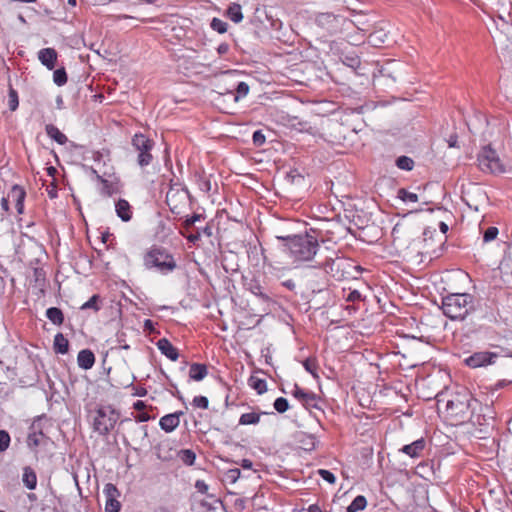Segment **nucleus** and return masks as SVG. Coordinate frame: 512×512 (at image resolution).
Masks as SVG:
<instances>
[{"instance_id":"f257e3e1","label":"nucleus","mask_w":512,"mask_h":512,"mask_svg":"<svg viewBox=\"0 0 512 512\" xmlns=\"http://www.w3.org/2000/svg\"><path fill=\"white\" fill-rule=\"evenodd\" d=\"M276 238L283 241L285 251L289 252L294 261H310L316 255L319 242H325L321 228H310L304 234L277 235Z\"/></svg>"},{"instance_id":"f03ea898","label":"nucleus","mask_w":512,"mask_h":512,"mask_svg":"<svg viewBox=\"0 0 512 512\" xmlns=\"http://www.w3.org/2000/svg\"><path fill=\"white\" fill-rule=\"evenodd\" d=\"M436 399L438 410L440 411L443 406L446 419L455 426L464 424L472 418L473 404L477 403V400L466 390L452 393L447 399L441 392L436 395Z\"/></svg>"},{"instance_id":"7ed1b4c3","label":"nucleus","mask_w":512,"mask_h":512,"mask_svg":"<svg viewBox=\"0 0 512 512\" xmlns=\"http://www.w3.org/2000/svg\"><path fill=\"white\" fill-rule=\"evenodd\" d=\"M478 304L470 293H449L442 297L440 308L452 321H464L477 310Z\"/></svg>"},{"instance_id":"20e7f679","label":"nucleus","mask_w":512,"mask_h":512,"mask_svg":"<svg viewBox=\"0 0 512 512\" xmlns=\"http://www.w3.org/2000/svg\"><path fill=\"white\" fill-rule=\"evenodd\" d=\"M143 265L147 270L169 274L177 268L173 255L164 247L153 245L143 256Z\"/></svg>"},{"instance_id":"39448f33","label":"nucleus","mask_w":512,"mask_h":512,"mask_svg":"<svg viewBox=\"0 0 512 512\" xmlns=\"http://www.w3.org/2000/svg\"><path fill=\"white\" fill-rule=\"evenodd\" d=\"M319 267L337 281L355 278V272L358 273L361 269L360 266L355 265L353 261L345 257H327Z\"/></svg>"},{"instance_id":"423d86ee","label":"nucleus","mask_w":512,"mask_h":512,"mask_svg":"<svg viewBox=\"0 0 512 512\" xmlns=\"http://www.w3.org/2000/svg\"><path fill=\"white\" fill-rule=\"evenodd\" d=\"M131 144L133 148L138 152L137 163L140 167H146L153 161V155L151 153L155 146L154 140L150 139L142 133H136L132 137Z\"/></svg>"},{"instance_id":"0eeeda50","label":"nucleus","mask_w":512,"mask_h":512,"mask_svg":"<svg viewBox=\"0 0 512 512\" xmlns=\"http://www.w3.org/2000/svg\"><path fill=\"white\" fill-rule=\"evenodd\" d=\"M119 418V413L110 406L100 407L96 411L93 428L100 435L105 436L114 428Z\"/></svg>"},{"instance_id":"6e6552de","label":"nucleus","mask_w":512,"mask_h":512,"mask_svg":"<svg viewBox=\"0 0 512 512\" xmlns=\"http://www.w3.org/2000/svg\"><path fill=\"white\" fill-rule=\"evenodd\" d=\"M478 166L483 172H489L492 174L504 172V168L496 151L490 146L484 147L478 155Z\"/></svg>"},{"instance_id":"1a4fd4ad","label":"nucleus","mask_w":512,"mask_h":512,"mask_svg":"<svg viewBox=\"0 0 512 512\" xmlns=\"http://www.w3.org/2000/svg\"><path fill=\"white\" fill-rule=\"evenodd\" d=\"M190 198L191 195L187 188L170 187L166 193V203L170 211L175 215L181 214L182 208Z\"/></svg>"},{"instance_id":"9d476101","label":"nucleus","mask_w":512,"mask_h":512,"mask_svg":"<svg viewBox=\"0 0 512 512\" xmlns=\"http://www.w3.org/2000/svg\"><path fill=\"white\" fill-rule=\"evenodd\" d=\"M314 22L321 29L333 34L340 29L341 17L330 12H323L315 15Z\"/></svg>"},{"instance_id":"9b49d317","label":"nucleus","mask_w":512,"mask_h":512,"mask_svg":"<svg viewBox=\"0 0 512 512\" xmlns=\"http://www.w3.org/2000/svg\"><path fill=\"white\" fill-rule=\"evenodd\" d=\"M105 500V512H120L121 503L118 498L121 493L112 483H107L103 489Z\"/></svg>"},{"instance_id":"f8f14e48","label":"nucleus","mask_w":512,"mask_h":512,"mask_svg":"<svg viewBox=\"0 0 512 512\" xmlns=\"http://www.w3.org/2000/svg\"><path fill=\"white\" fill-rule=\"evenodd\" d=\"M498 355L493 352H475L464 360V363L471 368H479L495 363Z\"/></svg>"},{"instance_id":"ddd939ff","label":"nucleus","mask_w":512,"mask_h":512,"mask_svg":"<svg viewBox=\"0 0 512 512\" xmlns=\"http://www.w3.org/2000/svg\"><path fill=\"white\" fill-rule=\"evenodd\" d=\"M292 395L299 401L301 404L306 408H319L318 407V400L319 397L311 392L307 391L301 387H299L297 384L294 385V389L292 391Z\"/></svg>"},{"instance_id":"4468645a","label":"nucleus","mask_w":512,"mask_h":512,"mask_svg":"<svg viewBox=\"0 0 512 512\" xmlns=\"http://www.w3.org/2000/svg\"><path fill=\"white\" fill-rule=\"evenodd\" d=\"M425 448L426 440L424 438H419L410 444L404 445L399 451L411 458H419L422 456Z\"/></svg>"},{"instance_id":"2eb2a0df","label":"nucleus","mask_w":512,"mask_h":512,"mask_svg":"<svg viewBox=\"0 0 512 512\" xmlns=\"http://www.w3.org/2000/svg\"><path fill=\"white\" fill-rule=\"evenodd\" d=\"M183 414V411H176L161 417L159 421L161 429L167 433L174 431L180 423V416Z\"/></svg>"},{"instance_id":"dca6fc26","label":"nucleus","mask_w":512,"mask_h":512,"mask_svg":"<svg viewBox=\"0 0 512 512\" xmlns=\"http://www.w3.org/2000/svg\"><path fill=\"white\" fill-rule=\"evenodd\" d=\"M248 290L257 298H259L263 303H273L271 294L266 291V289L260 284L258 280L252 279L248 283Z\"/></svg>"},{"instance_id":"f3484780","label":"nucleus","mask_w":512,"mask_h":512,"mask_svg":"<svg viewBox=\"0 0 512 512\" xmlns=\"http://www.w3.org/2000/svg\"><path fill=\"white\" fill-rule=\"evenodd\" d=\"M155 455L162 461H170L174 458L176 450H173L169 440H163L154 447Z\"/></svg>"},{"instance_id":"a211bd4d","label":"nucleus","mask_w":512,"mask_h":512,"mask_svg":"<svg viewBox=\"0 0 512 512\" xmlns=\"http://www.w3.org/2000/svg\"><path fill=\"white\" fill-rule=\"evenodd\" d=\"M38 59L47 69L52 70L56 66L57 52L54 48H43L38 52Z\"/></svg>"},{"instance_id":"6ab92c4d","label":"nucleus","mask_w":512,"mask_h":512,"mask_svg":"<svg viewBox=\"0 0 512 512\" xmlns=\"http://www.w3.org/2000/svg\"><path fill=\"white\" fill-rule=\"evenodd\" d=\"M156 346L171 361H176L179 358L178 349L167 338L159 339L156 342Z\"/></svg>"},{"instance_id":"aec40b11","label":"nucleus","mask_w":512,"mask_h":512,"mask_svg":"<svg viewBox=\"0 0 512 512\" xmlns=\"http://www.w3.org/2000/svg\"><path fill=\"white\" fill-rule=\"evenodd\" d=\"M26 197L25 190L19 185H14L8 194V198L15 201V207L18 214H22L24 211V200Z\"/></svg>"},{"instance_id":"412c9836","label":"nucleus","mask_w":512,"mask_h":512,"mask_svg":"<svg viewBox=\"0 0 512 512\" xmlns=\"http://www.w3.org/2000/svg\"><path fill=\"white\" fill-rule=\"evenodd\" d=\"M78 366L84 370H89L95 363V355L90 349H83L77 356Z\"/></svg>"},{"instance_id":"4be33fe9","label":"nucleus","mask_w":512,"mask_h":512,"mask_svg":"<svg viewBox=\"0 0 512 512\" xmlns=\"http://www.w3.org/2000/svg\"><path fill=\"white\" fill-rule=\"evenodd\" d=\"M117 216L124 222L132 218V207L125 199H119L115 205Z\"/></svg>"},{"instance_id":"5701e85b","label":"nucleus","mask_w":512,"mask_h":512,"mask_svg":"<svg viewBox=\"0 0 512 512\" xmlns=\"http://www.w3.org/2000/svg\"><path fill=\"white\" fill-rule=\"evenodd\" d=\"M208 375V367L203 363H192L189 368V378L193 381H201Z\"/></svg>"},{"instance_id":"b1692460","label":"nucleus","mask_w":512,"mask_h":512,"mask_svg":"<svg viewBox=\"0 0 512 512\" xmlns=\"http://www.w3.org/2000/svg\"><path fill=\"white\" fill-rule=\"evenodd\" d=\"M22 481L26 488L34 490L37 486V475L34 469L30 466L23 468Z\"/></svg>"},{"instance_id":"393cba45","label":"nucleus","mask_w":512,"mask_h":512,"mask_svg":"<svg viewBox=\"0 0 512 512\" xmlns=\"http://www.w3.org/2000/svg\"><path fill=\"white\" fill-rule=\"evenodd\" d=\"M45 131L47 135L56 141L60 145H64L67 143L68 139L65 134H63L55 125L47 124L45 126Z\"/></svg>"},{"instance_id":"a878e982","label":"nucleus","mask_w":512,"mask_h":512,"mask_svg":"<svg viewBox=\"0 0 512 512\" xmlns=\"http://www.w3.org/2000/svg\"><path fill=\"white\" fill-rule=\"evenodd\" d=\"M53 349L57 354H66L69 351V341L62 333H57L55 335Z\"/></svg>"},{"instance_id":"bb28decb","label":"nucleus","mask_w":512,"mask_h":512,"mask_svg":"<svg viewBox=\"0 0 512 512\" xmlns=\"http://www.w3.org/2000/svg\"><path fill=\"white\" fill-rule=\"evenodd\" d=\"M46 317L57 326L64 323V314L60 308L50 307L46 310Z\"/></svg>"},{"instance_id":"cd10ccee","label":"nucleus","mask_w":512,"mask_h":512,"mask_svg":"<svg viewBox=\"0 0 512 512\" xmlns=\"http://www.w3.org/2000/svg\"><path fill=\"white\" fill-rule=\"evenodd\" d=\"M226 14L229 17V19L234 23H239L243 19L241 6L237 3H232L231 5H229Z\"/></svg>"},{"instance_id":"c85d7f7f","label":"nucleus","mask_w":512,"mask_h":512,"mask_svg":"<svg viewBox=\"0 0 512 512\" xmlns=\"http://www.w3.org/2000/svg\"><path fill=\"white\" fill-rule=\"evenodd\" d=\"M44 438L43 432L32 431L27 436V446L30 450L36 451V448L41 444V440Z\"/></svg>"},{"instance_id":"c756f323","label":"nucleus","mask_w":512,"mask_h":512,"mask_svg":"<svg viewBox=\"0 0 512 512\" xmlns=\"http://www.w3.org/2000/svg\"><path fill=\"white\" fill-rule=\"evenodd\" d=\"M367 506V500L363 495H358L354 498L351 504L347 507V512H357L364 510Z\"/></svg>"},{"instance_id":"7c9ffc66","label":"nucleus","mask_w":512,"mask_h":512,"mask_svg":"<svg viewBox=\"0 0 512 512\" xmlns=\"http://www.w3.org/2000/svg\"><path fill=\"white\" fill-rule=\"evenodd\" d=\"M262 414H267L266 412H262ZM260 415L261 413H244L240 416L239 424L240 425H251V424H257L260 421Z\"/></svg>"},{"instance_id":"2f4dec72","label":"nucleus","mask_w":512,"mask_h":512,"mask_svg":"<svg viewBox=\"0 0 512 512\" xmlns=\"http://www.w3.org/2000/svg\"><path fill=\"white\" fill-rule=\"evenodd\" d=\"M176 454L179 456L180 460L186 465H193L196 459V454L191 449H182L177 451Z\"/></svg>"},{"instance_id":"473e14b6","label":"nucleus","mask_w":512,"mask_h":512,"mask_svg":"<svg viewBox=\"0 0 512 512\" xmlns=\"http://www.w3.org/2000/svg\"><path fill=\"white\" fill-rule=\"evenodd\" d=\"M396 166L405 171H411L414 167V160L411 157L402 155L396 159Z\"/></svg>"},{"instance_id":"72a5a7b5","label":"nucleus","mask_w":512,"mask_h":512,"mask_svg":"<svg viewBox=\"0 0 512 512\" xmlns=\"http://www.w3.org/2000/svg\"><path fill=\"white\" fill-rule=\"evenodd\" d=\"M249 385L257 391L258 394H263L267 391V384L264 379H260L251 376L249 379Z\"/></svg>"},{"instance_id":"f704fd0d","label":"nucleus","mask_w":512,"mask_h":512,"mask_svg":"<svg viewBox=\"0 0 512 512\" xmlns=\"http://www.w3.org/2000/svg\"><path fill=\"white\" fill-rule=\"evenodd\" d=\"M67 73L64 67L58 68L53 73V81L57 86H63L67 83Z\"/></svg>"},{"instance_id":"c9c22d12","label":"nucleus","mask_w":512,"mask_h":512,"mask_svg":"<svg viewBox=\"0 0 512 512\" xmlns=\"http://www.w3.org/2000/svg\"><path fill=\"white\" fill-rule=\"evenodd\" d=\"M100 296L98 294H94L88 301H86L81 307V310L92 309L97 312L100 310Z\"/></svg>"},{"instance_id":"e433bc0d","label":"nucleus","mask_w":512,"mask_h":512,"mask_svg":"<svg viewBox=\"0 0 512 512\" xmlns=\"http://www.w3.org/2000/svg\"><path fill=\"white\" fill-rule=\"evenodd\" d=\"M19 99L17 91L10 86L8 92V106L11 111H15L18 108Z\"/></svg>"},{"instance_id":"4c0bfd02","label":"nucleus","mask_w":512,"mask_h":512,"mask_svg":"<svg viewBox=\"0 0 512 512\" xmlns=\"http://www.w3.org/2000/svg\"><path fill=\"white\" fill-rule=\"evenodd\" d=\"M210 27L220 33V34H223L227 31V27H228V24L227 22L221 20L220 18H217V17H214L212 20H211V23H210Z\"/></svg>"},{"instance_id":"58836bf2","label":"nucleus","mask_w":512,"mask_h":512,"mask_svg":"<svg viewBox=\"0 0 512 512\" xmlns=\"http://www.w3.org/2000/svg\"><path fill=\"white\" fill-rule=\"evenodd\" d=\"M397 196L404 202H417L418 196L415 193L407 191L405 188H400L397 192Z\"/></svg>"},{"instance_id":"ea45409f","label":"nucleus","mask_w":512,"mask_h":512,"mask_svg":"<svg viewBox=\"0 0 512 512\" xmlns=\"http://www.w3.org/2000/svg\"><path fill=\"white\" fill-rule=\"evenodd\" d=\"M303 366L307 372H309L314 378L318 377L317 370H318V364L315 359L307 358L303 362Z\"/></svg>"},{"instance_id":"a19ab883","label":"nucleus","mask_w":512,"mask_h":512,"mask_svg":"<svg viewBox=\"0 0 512 512\" xmlns=\"http://www.w3.org/2000/svg\"><path fill=\"white\" fill-rule=\"evenodd\" d=\"M11 443L10 434L6 430H0V453L5 452Z\"/></svg>"},{"instance_id":"79ce46f5","label":"nucleus","mask_w":512,"mask_h":512,"mask_svg":"<svg viewBox=\"0 0 512 512\" xmlns=\"http://www.w3.org/2000/svg\"><path fill=\"white\" fill-rule=\"evenodd\" d=\"M274 409L278 412V413H284L286 412L288 409H289V403H288V400L284 397H278L275 401H274Z\"/></svg>"},{"instance_id":"37998d69","label":"nucleus","mask_w":512,"mask_h":512,"mask_svg":"<svg viewBox=\"0 0 512 512\" xmlns=\"http://www.w3.org/2000/svg\"><path fill=\"white\" fill-rule=\"evenodd\" d=\"M499 231L497 227L490 226L483 233V242L488 243L496 239Z\"/></svg>"},{"instance_id":"c03bdc74","label":"nucleus","mask_w":512,"mask_h":512,"mask_svg":"<svg viewBox=\"0 0 512 512\" xmlns=\"http://www.w3.org/2000/svg\"><path fill=\"white\" fill-rule=\"evenodd\" d=\"M343 63L348 67L356 69L360 66V58L357 55L345 56Z\"/></svg>"},{"instance_id":"a18cd8bd","label":"nucleus","mask_w":512,"mask_h":512,"mask_svg":"<svg viewBox=\"0 0 512 512\" xmlns=\"http://www.w3.org/2000/svg\"><path fill=\"white\" fill-rule=\"evenodd\" d=\"M192 404L194 407L207 409L209 406V400L205 396H195L192 401Z\"/></svg>"},{"instance_id":"49530a36","label":"nucleus","mask_w":512,"mask_h":512,"mask_svg":"<svg viewBox=\"0 0 512 512\" xmlns=\"http://www.w3.org/2000/svg\"><path fill=\"white\" fill-rule=\"evenodd\" d=\"M249 92V85L246 82H239L236 86L237 96L235 100H238L240 97H245Z\"/></svg>"},{"instance_id":"de8ad7c7","label":"nucleus","mask_w":512,"mask_h":512,"mask_svg":"<svg viewBox=\"0 0 512 512\" xmlns=\"http://www.w3.org/2000/svg\"><path fill=\"white\" fill-rule=\"evenodd\" d=\"M252 141H253V144L256 147H261L265 143L266 138H265V135L262 133L261 130H256L253 133Z\"/></svg>"},{"instance_id":"09e8293b","label":"nucleus","mask_w":512,"mask_h":512,"mask_svg":"<svg viewBox=\"0 0 512 512\" xmlns=\"http://www.w3.org/2000/svg\"><path fill=\"white\" fill-rule=\"evenodd\" d=\"M319 475L321 476V478L325 481H327L328 483L330 484H334L335 481H336V477L335 475L329 471V470H326V469H320L318 471Z\"/></svg>"},{"instance_id":"8fccbe9b","label":"nucleus","mask_w":512,"mask_h":512,"mask_svg":"<svg viewBox=\"0 0 512 512\" xmlns=\"http://www.w3.org/2000/svg\"><path fill=\"white\" fill-rule=\"evenodd\" d=\"M241 471L238 468L229 469L226 472V478L231 482L235 483L240 477Z\"/></svg>"},{"instance_id":"3c124183","label":"nucleus","mask_w":512,"mask_h":512,"mask_svg":"<svg viewBox=\"0 0 512 512\" xmlns=\"http://www.w3.org/2000/svg\"><path fill=\"white\" fill-rule=\"evenodd\" d=\"M361 299H362V296H361V293L358 290H352L346 296V301L347 302H353L354 303V302L360 301Z\"/></svg>"},{"instance_id":"603ef678","label":"nucleus","mask_w":512,"mask_h":512,"mask_svg":"<svg viewBox=\"0 0 512 512\" xmlns=\"http://www.w3.org/2000/svg\"><path fill=\"white\" fill-rule=\"evenodd\" d=\"M181 234L185 236L186 239L193 244H195L201 238V232L199 231V229H197L195 233H191L189 235H185L183 232H181Z\"/></svg>"},{"instance_id":"864d4df0","label":"nucleus","mask_w":512,"mask_h":512,"mask_svg":"<svg viewBox=\"0 0 512 512\" xmlns=\"http://www.w3.org/2000/svg\"><path fill=\"white\" fill-rule=\"evenodd\" d=\"M124 337H125V333H123V332L118 333L117 334V342L121 349L128 350V349H130V346L125 343Z\"/></svg>"},{"instance_id":"5fc2aeb1","label":"nucleus","mask_w":512,"mask_h":512,"mask_svg":"<svg viewBox=\"0 0 512 512\" xmlns=\"http://www.w3.org/2000/svg\"><path fill=\"white\" fill-rule=\"evenodd\" d=\"M448 147L455 148L458 147V136L457 134H451L447 140Z\"/></svg>"},{"instance_id":"6e6d98bb","label":"nucleus","mask_w":512,"mask_h":512,"mask_svg":"<svg viewBox=\"0 0 512 512\" xmlns=\"http://www.w3.org/2000/svg\"><path fill=\"white\" fill-rule=\"evenodd\" d=\"M151 419V416L147 412H141L135 416L137 422H147Z\"/></svg>"},{"instance_id":"4d7b16f0","label":"nucleus","mask_w":512,"mask_h":512,"mask_svg":"<svg viewBox=\"0 0 512 512\" xmlns=\"http://www.w3.org/2000/svg\"><path fill=\"white\" fill-rule=\"evenodd\" d=\"M144 330L148 331L149 333H154L155 332V327H154V323H153L152 320L146 319L144 321Z\"/></svg>"},{"instance_id":"13d9d810","label":"nucleus","mask_w":512,"mask_h":512,"mask_svg":"<svg viewBox=\"0 0 512 512\" xmlns=\"http://www.w3.org/2000/svg\"><path fill=\"white\" fill-rule=\"evenodd\" d=\"M199 186H200V189H201L202 191L209 192V191H210V189H211V183H210V180H208V179H203V180H201V182H200Z\"/></svg>"},{"instance_id":"bf43d9fd","label":"nucleus","mask_w":512,"mask_h":512,"mask_svg":"<svg viewBox=\"0 0 512 512\" xmlns=\"http://www.w3.org/2000/svg\"><path fill=\"white\" fill-rule=\"evenodd\" d=\"M229 48L230 47L227 43H221L217 48V52L219 55H224V54L228 53Z\"/></svg>"},{"instance_id":"052dcab7","label":"nucleus","mask_w":512,"mask_h":512,"mask_svg":"<svg viewBox=\"0 0 512 512\" xmlns=\"http://www.w3.org/2000/svg\"><path fill=\"white\" fill-rule=\"evenodd\" d=\"M282 285L284 287H286L287 289H289L290 291H293L296 288L295 282L293 280H291V279H288V280L284 281L282 283Z\"/></svg>"},{"instance_id":"680f3d73","label":"nucleus","mask_w":512,"mask_h":512,"mask_svg":"<svg viewBox=\"0 0 512 512\" xmlns=\"http://www.w3.org/2000/svg\"><path fill=\"white\" fill-rule=\"evenodd\" d=\"M133 408L137 411H143L146 408L144 401L138 400L133 404Z\"/></svg>"},{"instance_id":"e2e57ef3","label":"nucleus","mask_w":512,"mask_h":512,"mask_svg":"<svg viewBox=\"0 0 512 512\" xmlns=\"http://www.w3.org/2000/svg\"><path fill=\"white\" fill-rule=\"evenodd\" d=\"M195 486H196V488L198 489V491H199V492H202V493H204V492L207 490V488H208V487H207V485L205 484V482H204V481H201V480H198V481L196 482V485H195Z\"/></svg>"},{"instance_id":"0e129e2a","label":"nucleus","mask_w":512,"mask_h":512,"mask_svg":"<svg viewBox=\"0 0 512 512\" xmlns=\"http://www.w3.org/2000/svg\"><path fill=\"white\" fill-rule=\"evenodd\" d=\"M195 224V222L192 220L191 216L190 217H186V219L184 220L183 222V227L184 229L188 230L190 229L193 225Z\"/></svg>"},{"instance_id":"69168bd1","label":"nucleus","mask_w":512,"mask_h":512,"mask_svg":"<svg viewBox=\"0 0 512 512\" xmlns=\"http://www.w3.org/2000/svg\"><path fill=\"white\" fill-rule=\"evenodd\" d=\"M199 231L201 232V234H204L207 237L212 236V227L210 225H206L203 229Z\"/></svg>"},{"instance_id":"338daca9","label":"nucleus","mask_w":512,"mask_h":512,"mask_svg":"<svg viewBox=\"0 0 512 512\" xmlns=\"http://www.w3.org/2000/svg\"><path fill=\"white\" fill-rule=\"evenodd\" d=\"M241 466L244 468V469H251L252 466H253V463L251 460L249 459H243L241 461Z\"/></svg>"},{"instance_id":"774afa93","label":"nucleus","mask_w":512,"mask_h":512,"mask_svg":"<svg viewBox=\"0 0 512 512\" xmlns=\"http://www.w3.org/2000/svg\"><path fill=\"white\" fill-rule=\"evenodd\" d=\"M307 512H323L317 504H312L308 507Z\"/></svg>"}]
</instances>
